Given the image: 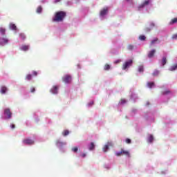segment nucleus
Masks as SVG:
<instances>
[{
  "instance_id": "obj_1",
  "label": "nucleus",
  "mask_w": 177,
  "mask_h": 177,
  "mask_svg": "<svg viewBox=\"0 0 177 177\" xmlns=\"http://www.w3.org/2000/svg\"><path fill=\"white\" fill-rule=\"evenodd\" d=\"M66 17V12L63 11L57 12L55 15V17L53 18V21L55 23H59L63 21Z\"/></svg>"
},
{
  "instance_id": "obj_2",
  "label": "nucleus",
  "mask_w": 177,
  "mask_h": 177,
  "mask_svg": "<svg viewBox=\"0 0 177 177\" xmlns=\"http://www.w3.org/2000/svg\"><path fill=\"white\" fill-rule=\"evenodd\" d=\"M113 146H114V144H113V142L111 141H109L106 144H105L102 148L104 153H107L110 147H113Z\"/></svg>"
},
{
  "instance_id": "obj_3",
  "label": "nucleus",
  "mask_w": 177,
  "mask_h": 177,
  "mask_svg": "<svg viewBox=\"0 0 177 177\" xmlns=\"http://www.w3.org/2000/svg\"><path fill=\"white\" fill-rule=\"evenodd\" d=\"M109 13V8H104L100 10V19H103L106 16H107V14Z\"/></svg>"
},
{
  "instance_id": "obj_4",
  "label": "nucleus",
  "mask_w": 177,
  "mask_h": 177,
  "mask_svg": "<svg viewBox=\"0 0 177 177\" xmlns=\"http://www.w3.org/2000/svg\"><path fill=\"white\" fill-rule=\"evenodd\" d=\"M133 61L132 59H129L126 61L122 66V70H128L131 66H132Z\"/></svg>"
},
{
  "instance_id": "obj_5",
  "label": "nucleus",
  "mask_w": 177,
  "mask_h": 177,
  "mask_svg": "<svg viewBox=\"0 0 177 177\" xmlns=\"http://www.w3.org/2000/svg\"><path fill=\"white\" fill-rule=\"evenodd\" d=\"M151 3V0H145L140 6H138V10H141L142 8L149 6Z\"/></svg>"
},
{
  "instance_id": "obj_6",
  "label": "nucleus",
  "mask_w": 177,
  "mask_h": 177,
  "mask_svg": "<svg viewBox=\"0 0 177 177\" xmlns=\"http://www.w3.org/2000/svg\"><path fill=\"white\" fill-rule=\"evenodd\" d=\"M4 114L6 116V118L8 120L12 118V112H10V109L9 108H7L4 110Z\"/></svg>"
},
{
  "instance_id": "obj_7",
  "label": "nucleus",
  "mask_w": 177,
  "mask_h": 177,
  "mask_svg": "<svg viewBox=\"0 0 177 177\" xmlns=\"http://www.w3.org/2000/svg\"><path fill=\"white\" fill-rule=\"evenodd\" d=\"M51 93L56 95L59 92V86H53L50 89Z\"/></svg>"
},
{
  "instance_id": "obj_8",
  "label": "nucleus",
  "mask_w": 177,
  "mask_h": 177,
  "mask_svg": "<svg viewBox=\"0 0 177 177\" xmlns=\"http://www.w3.org/2000/svg\"><path fill=\"white\" fill-rule=\"evenodd\" d=\"M122 156H126L127 158H131V152L128 150L122 149Z\"/></svg>"
},
{
  "instance_id": "obj_9",
  "label": "nucleus",
  "mask_w": 177,
  "mask_h": 177,
  "mask_svg": "<svg viewBox=\"0 0 177 177\" xmlns=\"http://www.w3.org/2000/svg\"><path fill=\"white\" fill-rule=\"evenodd\" d=\"M154 55H156V49H152L148 53V57L151 59V57H154Z\"/></svg>"
},
{
  "instance_id": "obj_10",
  "label": "nucleus",
  "mask_w": 177,
  "mask_h": 177,
  "mask_svg": "<svg viewBox=\"0 0 177 177\" xmlns=\"http://www.w3.org/2000/svg\"><path fill=\"white\" fill-rule=\"evenodd\" d=\"M95 142H91L88 145V150H90V151H92L93 150H95Z\"/></svg>"
},
{
  "instance_id": "obj_11",
  "label": "nucleus",
  "mask_w": 177,
  "mask_h": 177,
  "mask_svg": "<svg viewBox=\"0 0 177 177\" xmlns=\"http://www.w3.org/2000/svg\"><path fill=\"white\" fill-rule=\"evenodd\" d=\"M153 140H154V137L151 134H149L147 137L148 143H153Z\"/></svg>"
},
{
  "instance_id": "obj_12",
  "label": "nucleus",
  "mask_w": 177,
  "mask_h": 177,
  "mask_svg": "<svg viewBox=\"0 0 177 177\" xmlns=\"http://www.w3.org/2000/svg\"><path fill=\"white\" fill-rule=\"evenodd\" d=\"M8 42H9V40H8V39H0V45H5V44H8Z\"/></svg>"
},
{
  "instance_id": "obj_13",
  "label": "nucleus",
  "mask_w": 177,
  "mask_h": 177,
  "mask_svg": "<svg viewBox=\"0 0 177 177\" xmlns=\"http://www.w3.org/2000/svg\"><path fill=\"white\" fill-rule=\"evenodd\" d=\"M158 42V39L154 38L153 39L151 40L150 46H154Z\"/></svg>"
},
{
  "instance_id": "obj_14",
  "label": "nucleus",
  "mask_w": 177,
  "mask_h": 177,
  "mask_svg": "<svg viewBox=\"0 0 177 177\" xmlns=\"http://www.w3.org/2000/svg\"><path fill=\"white\" fill-rule=\"evenodd\" d=\"M29 49H30V46L23 45L21 47V50H24V52H26V50H28Z\"/></svg>"
},
{
  "instance_id": "obj_15",
  "label": "nucleus",
  "mask_w": 177,
  "mask_h": 177,
  "mask_svg": "<svg viewBox=\"0 0 177 177\" xmlns=\"http://www.w3.org/2000/svg\"><path fill=\"white\" fill-rule=\"evenodd\" d=\"M6 91H8V88L5 86H2L1 87L0 93L4 94L6 93Z\"/></svg>"
},
{
  "instance_id": "obj_16",
  "label": "nucleus",
  "mask_w": 177,
  "mask_h": 177,
  "mask_svg": "<svg viewBox=\"0 0 177 177\" xmlns=\"http://www.w3.org/2000/svg\"><path fill=\"white\" fill-rule=\"evenodd\" d=\"M162 93L164 96H169L170 95H171V91L169 90H165Z\"/></svg>"
},
{
  "instance_id": "obj_17",
  "label": "nucleus",
  "mask_w": 177,
  "mask_h": 177,
  "mask_svg": "<svg viewBox=\"0 0 177 177\" xmlns=\"http://www.w3.org/2000/svg\"><path fill=\"white\" fill-rule=\"evenodd\" d=\"M10 30H14V31H16V30H17V27L16 26V25H15V24H10Z\"/></svg>"
},
{
  "instance_id": "obj_18",
  "label": "nucleus",
  "mask_w": 177,
  "mask_h": 177,
  "mask_svg": "<svg viewBox=\"0 0 177 177\" xmlns=\"http://www.w3.org/2000/svg\"><path fill=\"white\" fill-rule=\"evenodd\" d=\"M177 69V64L170 66L169 68V71H175Z\"/></svg>"
},
{
  "instance_id": "obj_19",
  "label": "nucleus",
  "mask_w": 177,
  "mask_h": 177,
  "mask_svg": "<svg viewBox=\"0 0 177 177\" xmlns=\"http://www.w3.org/2000/svg\"><path fill=\"white\" fill-rule=\"evenodd\" d=\"M161 64H162V66H165V64H167V58L165 57H164L162 59Z\"/></svg>"
},
{
  "instance_id": "obj_20",
  "label": "nucleus",
  "mask_w": 177,
  "mask_h": 177,
  "mask_svg": "<svg viewBox=\"0 0 177 177\" xmlns=\"http://www.w3.org/2000/svg\"><path fill=\"white\" fill-rule=\"evenodd\" d=\"M0 32L2 35H5V32H6V29L3 27L0 28Z\"/></svg>"
},
{
  "instance_id": "obj_21",
  "label": "nucleus",
  "mask_w": 177,
  "mask_h": 177,
  "mask_svg": "<svg viewBox=\"0 0 177 177\" xmlns=\"http://www.w3.org/2000/svg\"><path fill=\"white\" fill-rule=\"evenodd\" d=\"M24 143H34V141L30 138H28L24 140Z\"/></svg>"
},
{
  "instance_id": "obj_22",
  "label": "nucleus",
  "mask_w": 177,
  "mask_h": 177,
  "mask_svg": "<svg viewBox=\"0 0 177 177\" xmlns=\"http://www.w3.org/2000/svg\"><path fill=\"white\" fill-rule=\"evenodd\" d=\"M27 81H31L32 80V75H27L26 77Z\"/></svg>"
},
{
  "instance_id": "obj_23",
  "label": "nucleus",
  "mask_w": 177,
  "mask_h": 177,
  "mask_svg": "<svg viewBox=\"0 0 177 177\" xmlns=\"http://www.w3.org/2000/svg\"><path fill=\"white\" fill-rule=\"evenodd\" d=\"M19 38H21V39H22V41H24V39H26V35H24V33H20Z\"/></svg>"
},
{
  "instance_id": "obj_24",
  "label": "nucleus",
  "mask_w": 177,
  "mask_h": 177,
  "mask_svg": "<svg viewBox=\"0 0 177 177\" xmlns=\"http://www.w3.org/2000/svg\"><path fill=\"white\" fill-rule=\"evenodd\" d=\"M147 86L148 88H153V86H154V82H148Z\"/></svg>"
},
{
  "instance_id": "obj_25",
  "label": "nucleus",
  "mask_w": 177,
  "mask_h": 177,
  "mask_svg": "<svg viewBox=\"0 0 177 177\" xmlns=\"http://www.w3.org/2000/svg\"><path fill=\"white\" fill-rule=\"evenodd\" d=\"M115 156H117L118 157H120V156H122V149L120 151L115 152Z\"/></svg>"
},
{
  "instance_id": "obj_26",
  "label": "nucleus",
  "mask_w": 177,
  "mask_h": 177,
  "mask_svg": "<svg viewBox=\"0 0 177 177\" xmlns=\"http://www.w3.org/2000/svg\"><path fill=\"white\" fill-rule=\"evenodd\" d=\"M42 12V7L39 6L37 9V13H41Z\"/></svg>"
},
{
  "instance_id": "obj_27",
  "label": "nucleus",
  "mask_w": 177,
  "mask_h": 177,
  "mask_svg": "<svg viewBox=\"0 0 177 177\" xmlns=\"http://www.w3.org/2000/svg\"><path fill=\"white\" fill-rule=\"evenodd\" d=\"M72 151H73L74 153H77L78 151V147H74L71 149Z\"/></svg>"
},
{
  "instance_id": "obj_28",
  "label": "nucleus",
  "mask_w": 177,
  "mask_h": 177,
  "mask_svg": "<svg viewBox=\"0 0 177 177\" xmlns=\"http://www.w3.org/2000/svg\"><path fill=\"white\" fill-rule=\"evenodd\" d=\"M159 74H160V71H158V70L154 71L153 73V75H154V76H157Z\"/></svg>"
},
{
  "instance_id": "obj_29",
  "label": "nucleus",
  "mask_w": 177,
  "mask_h": 177,
  "mask_svg": "<svg viewBox=\"0 0 177 177\" xmlns=\"http://www.w3.org/2000/svg\"><path fill=\"white\" fill-rule=\"evenodd\" d=\"M139 39H140V41H145V39H146V36H145V35H141V36L139 37Z\"/></svg>"
},
{
  "instance_id": "obj_30",
  "label": "nucleus",
  "mask_w": 177,
  "mask_h": 177,
  "mask_svg": "<svg viewBox=\"0 0 177 177\" xmlns=\"http://www.w3.org/2000/svg\"><path fill=\"white\" fill-rule=\"evenodd\" d=\"M175 23H177V18L173 19L170 22V24H175Z\"/></svg>"
},
{
  "instance_id": "obj_31",
  "label": "nucleus",
  "mask_w": 177,
  "mask_h": 177,
  "mask_svg": "<svg viewBox=\"0 0 177 177\" xmlns=\"http://www.w3.org/2000/svg\"><path fill=\"white\" fill-rule=\"evenodd\" d=\"M139 73H143V66H138Z\"/></svg>"
},
{
  "instance_id": "obj_32",
  "label": "nucleus",
  "mask_w": 177,
  "mask_h": 177,
  "mask_svg": "<svg viewBox=\"0 0 177 177\" xmlns=\"http://www.w3.org/2000/svg\"><path fill=\"white\" fill-rule=\"evenodd\" d=\"M71 80H72L71 76L70 75H67V82H68H68H71Z\"/></svg>"
},
{
  "instance_id": "obj_33",
  "label": "nucleus",
  "mask_w": 177,
  "mask_h": 177,
  "mask_svg": "<svg viewBox=\"0 0 177 177\" xmlns=\"http://www.w3.org/2000/svg\"><path fill=\"white\" fill-rule=\"evenodd\" d=\"M63 82H65V84H67V75H65L64 77H62Z\"/></svg>"
},
{
  "instance_id": "obj_34",
  "label": "nucleus",
  "mask_w": 177,
  "mask_h": 177,
  "mask_svg": "<svg viewBox=\"0 0 177 177\" xmlns=\"http://www.w3.org/2000/svg\"><path fill=\"white\" fill-rule=\"evenodd\" d=\"M110 68V65L106 64L104 67V70L108 71Z\"/></svg>"
},
{
  "instance_id": "obj_35",
  "label": "nucleus",
  "mask_w": 177,
  "mask_h": 177,
  "mask_svg": "<svg viewBox=\"0 0 177 177\" xmlns=\"http://www.w3.org/2000/svg\"><path fill=\"white\" fill-rule=\"evenodd\" d=\"M93 104V101H90L88 104H87V106L88 107H92V105Z\"/></svg>"
},
{
  "instance_id": "obj_36",
  "label": "nucleus",
  "mask_w": 177,
  "mask_h": 177,
  "mask_svg": "<svg viewBox=\"0 0 177 177\" xmlns=\"http://www.w3.org/2000/svg\"><path fill=\"white\" fill-rule=\"evenodd\" d=\"M125 103H127V100H121L120 102V104H125Z\"/></svg>"
},
{
  "instance_id": "obj_37",
  "label": "nucleus",
  "mask_w": 177,
  "mask_h": 177,
  "mask_svg": "<svg viewBox=\"0 0 177 177\" xmlns=\"http://www.w3.org/2000/svg\"><path fill=\"white\" fill-rule=\"evenodd\" d=\"M80 157H82V158H85V157H86V153H81Z\"/></svg>"
},
{
  "instance_id": "obj_38",
  "label": "nucleus",
  "mask_w": 177,
  "mask_h": 177,
  "mask_svg": "<svg viewBox=\"0 0 177 177\" xmlns=\"http://www.w3.org/2000/svg\"><path fill=\"white\" fill-rule=\"evenodd\" d=\"M125 142H126V143H127L128 145H129V144H131V139L127 138V139L125 140Z\"/></svg>"
},
{
  "instance_id": "obj_39",
  "label": "nucleus",
  "mask_w": 177,
  "mask_h": 177,
  "mask_svg": "<svg viewBox=\"0 0 177 177\" xmlns=\"http://www.w3.org/2000/svg\"><path fill=\"white\" fill-rule=\"evenodd\" d=\"M30 92H31L32 93H34V92H35V87H32V88H30Z\"/></svg>"
},
{
  "instance_id": "obj_40",
  "label": "nucleus",
  "mask_w": 177,
  "mask_h": 177,
  "mask_svg": "<svg viewBox=\"0 0 177 177\" xmlns=\"http://www.w3.org/2000/svg\"><path fill=\"white\" fill-rule=\"evenodd\" d=\"M118 63H121V59H118V60L114 62L115 64H118Z\"/></svg>"
},
{
  "instance_id": "obj_41",
  "label": "nucleus",
  "mask_w": 177,
  "mask_h": 177,
  "mask_svg": "<svg viewBox=\"0 0 177 177\" xmlns=\"http://www.w3.org/2000/svg\"><path fill=\"white\" fill-rule=\"evenodd\" d=\"M172 39H177V34L172 35Z\"/></svg>"
},
{
  "instance_id": "obj_42",
  "label": "nucleus",
  "mask_w": 177,
  "mask_h": 177,
  "mask_svg": "<svg viewBox=\"0 0 177 177\" xmlns=\"http://www.w3.org/2000/svg\"><path fill=\"white\" fill-rule=\"evenodd\" d=\"M62 135L64 136H67V130H65L63 133H62Z\"/></svg>"
},
{
  "instance_id": "obj_43",
  "label": "nucleus",
  "mask_w": 177,
  "mask_h": 177,
  "mask_svg": "<svg viewBox=\"0 0 177 177\" xmlns=\"http://www.w3.org/2000/svg\"><path fill=\"white\" fill-rule=\"evenodd\" d=\"M12 129H15L16 128V126L15 124H11Z\"/></svg>"
},
{
  "instance_id": "obj_44",
  "label": "nucleus",
  "mask_w": 177,
  "mask_h": 177,
  "mask_svg": "<svg viewBox=\"0 0 177 177\" xmlns=\"http://www.w3.org/2000/svg\"><path fill=\"white\" fill-rule=\"evenodd\" d=\"M133 97H136V94H133V95H131V99H133Z\"/></svg>"
},
{
  "instance_id": "obj_45",
  "label": "nucleus",
  "mask_w": 177,
  "mask_h": 177,
  "mask_svg": "<svg viewBox=\"0 0 177 177\" xmlns=\"http://www.w3.org/2000/svg\"><path fill=\"white\" fill-rule=\"evenodd\" d=\"M38 73L37 71H33V75H37Z\"/></svg>"
},
{
  "instance_id": "obj_46",
  "label": "nucleus",
  "mask_w": 177,
  "mask_h": 177,
  "mask_svg": "<svg viewBox=\"0 0 177 177\" xmlns=\"http://www.w3.org/2000/svg\"><path fill=\"white\" fill-rule=\"evenodd\" d=\"M153 27H154V23L151 24V28H153Z\"/></svg>"
},
{
  "instance_id": "obj_47",
  "label": "nucleus",
  "mask_w": 177,
  "mask_h": 177,
  "mask_svg": "<svg viewBox=\"0 0 177 177\" xmlns=\"http://www.w3.org/2000/svg\"><path fill=\"white\" fill-rule=\"evenodd\" d=\"M129 49H133V46H129Z\"/></svg>"
},
{
  "instance_id": "obj_48",
  "label": "nucleus",
  "mask_w": 177,
  "mask_h": 177,
  "mask_svg": "<svg viewBox=\"0 0 177 177\" xmlns=\"http://www.w3.org/2000/svg\"><path fill=\"white\" fill-rule=\"evenodd\" d=\"M57 2H60V0H55V3H57Z\"/></svg>"
},
{
  "instance_id": "obj_49",
  "label": "nucleus",
  "mask_w": 177,
  "mask_h": 177,
  "mask_svg": "<svg viewBox=\"0 0 177 177\" xmlns=\"http://www.w3.org/2000/svg\"><path fill=\"white\" fill-rule=\"evenodd\" d=\"M127 1H129V0H127Z\"/></svg>"
}]
</instances>
